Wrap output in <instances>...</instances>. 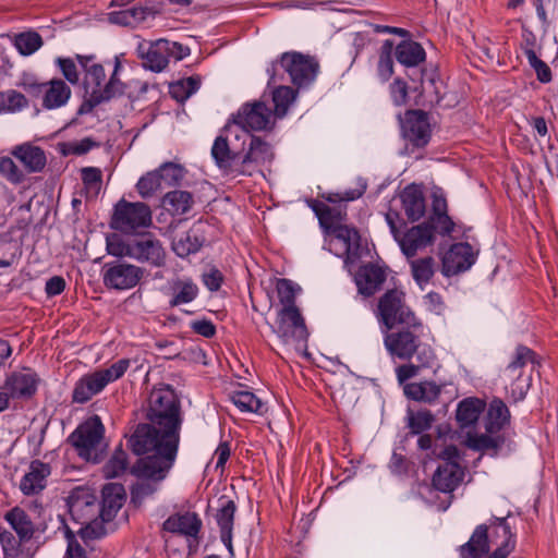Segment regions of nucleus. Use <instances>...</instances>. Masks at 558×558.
<instances>
[{
	"instance_id": "nucleus-1",
	"label": "nucleus",
	"mask_w": 558,
	"mask_h": 558,
	"mask_svg": "<svg viewBox=\"0 0 558 558\" xmlns=\"http://www.w3.org/2000/svg\"><path fill=\"white\" fill-rule=\"evenodd\" d=\"M146 418L149 423L137 425L129 439V446L137 456L148 454L142 463L143 474L162 478L177 459L182 424L180 403L171 388L153 389Z\"/></svg>"
},
{
	"instance_id": "nucleus-2",
	"label": "nucleus",
	"mask_w": 558,
	"mask_h": 558,
	"mask_svg": "<svg viewBox=\"0 0 558 558\" xmlns=\"http://www.w3.org/2000/svg\"><path fill=\"white\" fill-rule=\"evenodd\" d=\"M515 546L514 535L506 519L495 518L489 526L480 525L470 541L461 546L462 558H507Z\"/></svg>"
},
{
	"instance_id": "nucleus-3",
	"label": "nucleus",
	"mask_w": 558,
	"mask_h": 558,
	"mask_svg": "<svg viewBox=\"0 0 558 558\" xmlns=\"http://www.w3.org/2000/svg\"><path fill=\"white\" fill-rule=\"evenodd\" d=\"M396 332H387L384 345L392 357L410 360L413 356L423 367H430L436 361L433 348L423 342V325L413 320Z\"/></svg>"
},
{
	"instance_id": "nucleus-4",
	"label": "nucleus",
	"mask_w": 558,
	"mask_h": 558,
	"mask_svg": "<svg viewBox=\"0 0 558 558\" xmlns=\"http://www.w3.org/2000/svg\"><path fill=\"white\" fill-rule=\"evenodd\" d=\"M75 59L84 72L83 86L92 106H97L124 93V84L118 77V71L121 68L118 58H116L113 73L107 83H105V69L95 62L94 54H76Z\"/></svg>"
},
{
	"instance_id": "nucleus-5",
	"label": "nucleus",
	"mask_w": 558,
	"mask_h": 558,
	"mask_svg": "<svg viewBox=\"0 0 558 558\" xmlns=\"http://www.w3.org/2000/svg\"><path fill=\"white\" fill-rule=\"evenodd\" d=\"M130 364L131 361L129 359H120L108 368L84 375L75 384L72 393L73 401L76 403L87 402L94 396L101 392L108 384L121 378L130 367Z\"/></svg>"
},
{
	"instance_id": "nucleus-6",
	"label": "nucleus",
	"mask_w": 558,
	"mask_h": 558,
	"mask_svg": "<svg viewBox=\"0 0 558 558\" xmlns=\"http://www.w3.org/2000/svg\"><path fill=\"white\" fill-rule=\"evenodd\" d=\"M534 359L535 354L530 348L518 345L512 360L501 372V379L514 402L523 400L530 389L531 377L524 374V368L529 363H534Z\"/></svg>"
},
{
	"instance_id": "nucleus-7",
	"label": "nucleus",
	"mask_w": 558,
	"mask_h": 558,
	"mask_svg": "<svg viewBox=\"0 0 558 558\" xmlns=\"http://www.w3.org/2000/svg\"><path fill=\"white\" fill-rule=\"evenodd\" d=\"M137 52L146 68L154 72H161L170 61H180L187 57L190 48L177 41L158 39L153 43H141L137 46Z\"/></svg>"
},
{
	"instance_id": "nucleus-8",
	"label": "nucleus",
	"mask_w": 558,
	"mask_h": 558,
	"mask_svg": "<svg viewBox=\"0 0 558 558\" xmlns=\"http://www.w3.org/2000/svg\"><path fill=\"white\" fill-rule=\"evenodd\" d=\"M278 66L283 69L289 74L291 82L298 86L312 83L318 70V63L313 58L300 52H284L279 62L271 63L267 69L271 83H275Z\"/></svg>"
},
{
	"instance_id": "nucleus-9",
	"label": "nucleus",
	"mask_w": 558,
	"mask_h": 558,
	"mask_svg": "<svg viewBox=\"0 0 558 558\" xmlns=\"http://www.w3.org/2000/svg\"><path fill=\"white\" fill-rule=\"evenodd\" d=\"M272 330L283 343L295 348L304 347L308 338L304 319L296 306L282 307Z\"/></svg>"
},
{
	"instance_id": "nucleus-10",
	"label": "nucleus",
	"mask_w": 558,
	"mask_h": 558,
	"mask_svg": "<svg viewBox=\"0 0 558 558\" xmlns=\"http://www.w3.org/2000/svg\"><path fill=\"white\" fill-rule=\"evenodd\" d=\"M151 225V211L144 203H130L121 199L114 207L111 226L116 230L130 233Z\"/></svg>"
},
{
	"instance_id": "nucleus-11",
	"label": "nucleus",
	"mask_w": 558,
	"mask_h": 558,
	"mask_svg": "<svg viewBox=\"0 0 558 558\" xmlns=\"http://www.w3.org/2000/svg\"><path fill=\"white\" fill-rule=\"evenodd\" d=\"M378 318L385 325L386 331L398 324L416 320L413 312L404 304V294L399 290H389L380 298Z\"/></svg>"
},
{
	"instance_id": "nucleus-12",
	"label": "nucleus",
	"mask_w": 558,
	"mask_h": 558,
	"mask_svg": "<svg viewBox=\"0 0 558 558\" xmlns=\"http://www.w3.org/2000/svg\"><path fill=\"white\" fill-rule=\"evenodd\" d=\"M329 252L343 257L345 266L354 264L360 257V234L354 227L348 225L325 232Z\"/></svg>"
},
{
	"instance_id": "nucleus-13",
	"label": "nucleus",
	"mask_w": 558,
	"mask_h": 558,
	"mask_svg": "<svg viewBox=\"0 0 558 558\" xmlns=\"http://www.w3.org/2000/svg\"><path fill=\"white\" fill-rule=\"evenodd\" d=\"M104 425L99 416L95 415L81 424L70 436V441L76 448L78 456L89 460L95 448L104 436Z\"/></svg>"
},
{
	"instance_id": "nucleus-14",
	"label": "nucleus",
	"mask_w": 558,
	"mask_h": 558,
	"mask_svg": "<svg viewBox=\"0 0 558 558\" xmlns=\"http://www.w3.org/2000/svg\"><path fill=\"white\" fill-rule=\"evenodd\" d=\"M144 275V269L128 263H108L104 270V284L113 290L134 288Z\"/></svg>"
},
{
	"instance_id": "nucleus-15",
	"label": "nucleus",
	"mask_w": 558,
	"mask_h": 558,
	"mask_svg": "<svg viewBox=\"0 0 558 558\" xmlns=\"http://www.w3.org/2000/svg\"><path fill=\"white\" fill-rule=\"evenodd\" d=\"M275 116L264 102L255 101L239 110L234 123L247 131H265L274 125Z\"/></svg>"
},
{
	"instance_id": "nucleus-16",
	"label": "nucleus",
	"mask_w": 558,
	"mask_h": 558,
	"mask_svg": "<svg viewBox=\"0 0 558 558\" xmlns=\"http://www.w3.org/2000/svg\"><path fill=\"white\" fill-rule=\"evenodd\" d=\"M68 507L73 519L82 524L89 522L99 511L97 498L87 487L74 488L68 498Z\"/></svg>"
},
{
	"instance_id": "nucleus-17",
	"label": "nucleus",
	"mask_w": 558,
	"mask_h": 558,
	"mask_svg": "<svg viewBox=\"0 0 558 558\" xmlns=\"http://www.w3.org/2000/svg\"><path fill=\"white\" fill-rule=\"evenodd\" d=\"M405 140L416 147H424L430 138V124L428 117L421 110L408 111L401 123Z\"/></svg>"
},
{
	"instance_id": "nucleus-18",
	"label": "nucleus",
	"mask_w": 558,
	"mask_h": 558,
	"mask_svg": "<svg viewBox=\"0 0 558 558\" xmlns=\"http://www.w3.org/2000/svg\"><path fill=\"white\" fill-rule=\"evenodd\" d=\"M476 259V253L466 242L451 245L442 258V272L445 276H453L468 270Z\"/></svg>"
},
{
	"instance_id": "nucleus-19",
	"label": "nucleus",
	"mask_w": 558,
	"mask_h": 558,
	"mask_svg": "<svg viewBox=\"0 0 558 558\" xmlns=\"http://www.w3.org/2000/svg\"><path fill=\"white\" fill-rule=\"evenodd\" d=\"M402 253L408 257H414L418 251L424 250L434 242V229L429 225H418L400 234L396 240Z\"/></svg>"
},
{
	"instance_id": "nucleus-20",
	"label": "nucleus",
	"mask_w": 558,
	"mask_h": 558,
	"mask_svg": "<svg viewBox=\"0 0 558 558\" xmlns=\"http://www.w3.org/2000/svg\"><path fill=\"white\" fill-rule=\"evenodd\" d=\"M165 531L187 537L189 542H196L202 527V520L195 512L175 513L170 515L162 524ZM192 547V543L189 544Z\"/></svg>"
},
{
	"instance_id": "nucleus-21",
	"label": "nucleus",
	"mask_w": 558,
	"mask_h": 558,
	"mask_svg": "<svg viewBox=\"0 0 558 558\" xmlns=\"http://www.w3.org/2000/svg\"><path fill=\"white\" fill-rule=\"evenodd\" d=\"M166 252L159 240L145 235L133 239V259L160 267L165 264Z\"/></svg>"
},
{
	"instance_id": "nucleus-22",
	"label": "nucleus",
	"mask_w": 558,
	"mask_h": 558,
	"mask_svg": "<svg viewBox=\"0 0 558 558\" xmlns=\"http://www.w3.org/2000/svg\"><path fill=\"white\" fill-rule=\"evenodd\" d=\"M11 155L23 166L24 173L41 172L47 165L44 149L31 143L14 146L11 149Z\"/></svg>"
},
{
	"instance_id": "nucleus-23",
	"label": "nucleus",
	"mask_w": 558,
	"mask_h": 558,
	"mask_svg": "<svg viewBox=\"0 0 558 558\" xmlns=\"http://www.w3.org/2000/svg\"><path fill=\"white\" fill-rule=\"evenodd\" d=\"M38 378L31 369H22L10 374L3 387L11 398H29L37 390Z\"/></svg>"
},
{
	"instance_id": "nucleus-24",
	"label": "nucleus",
	"mask_w": 558,
	"mask_h": 558,
	"mask_svg": "<svg viewBox=\"0 0 558 558\" xmlns=\"http://www.w3.org/2000/svg\"><path fill=\"white\" fill-rule=\"evenodd\" d=\"M43 93L41 105L47 110L61 108L68 104L72 90L61 78H53L40 86Z\"/></svg>"
},
{
	"instance_id": "nucleus-25",
	"label": "nucleus",
	"mask_w": 558,
	"mask_h": 558,
	"mask_svg": "<svg viewBox=\"0 0 558 558\" xmlns=\"http://www.w3.org/2000/svg\"><path fill=\"white\" fill-rule=\"evenodd\" d=\"M199 293L197 283L190 277H179L169 283V305L171 307L193 302Z\"/></svg>"
},
{
	"instance_id": "nucleus-26",
	"label": "nucleus",
	"mask_w": 558,
	"mask_h": 558,
	"mask_svg": "<svg viewBox=\"0 0 558 558\" xmlns=\"http://www.w3.org/2000/svg\"><path fill=\"white\" fill-rule=\"evenodd\" d=\"M51 473L49 464L39 460L31 463L28 472L21 480L20 488L25 495H34L46 487L47 478Z\"/></svg>"
},
{
	"instance_id": "nucleus-27",
	"label": "nucleus",
	"mask_w": 558,
	"mask_h": 558,
	"mask_svg": "<svg viewBox=\"0 0 558 558\" xmlns=\"http://www.w3.org/2000/svg\"><path fill=\"white\" fill-rule=\"evenodd\" d=\"M385 280V269L375 264L362 266L355 277L359 292L366 296L373 295Z\"/></svg>"
},
{
	"instance_id": "nucleus-28",
	"label": "nucleus",
	"mask_w": 558,
	"mask_h": 558,
	"mask_svg": "<svg viewBox=\"0 0 558 558\" xmlns=\"http://www.w3.org/2000/svg\"><path fill=\"white\" fill-rule=\"evenodd\" d=\"M125 501V489L123 485L110 483L102 488V502L99 509L104 521H111Z\"/></svg>"
},
{
	"instance_id": "nucleus-29",
	"label": "nucleus",
	"mask_w": 558,
	"mask_h": 558,
	"mask_svg": "<svg viewBox=\"0 0 558 558\" xmlns=\"http://www.w3.org/2000/svg\"><path fill=\"white\" fill-rule=\"evenodd\" d=\"M463 478V471L456 462L439 465L433 476L434 487L442 493H452Z\"/></svg>"
},
{
	"instance_id": "nucleus-30",
	"label": "nucleus",
	"mask_w": 558,
	"mask_h": 558,
	"mask_svg": "<svg viewBox=\"0 0 558 558\" xmlns=\"http://www.w3.org/2000/svg\"><path fill=\"white\" fill-rule=\"evenodd\" d=\"M272 158L274 151L271 146L264 142L260 137L252 136L250 149L242 160L243 169L241 172L251 174L252 171L248 169L251 165L264 166L269 163Z\"/></svg>"
},
{
	"instance_id": "nucleus-31",
	"label": "nucleus",
	"mask_w": 558,
	"mask_h": 558,
	"mask_svg": "<svg viewBox=\"0 0 558 558\" xmlns=\"http://www.w3.org/2000/svg\"><path fill=\"white\" fill-rule=\"evenodd\" d=\"M404 213L411 221L420 220L425 214V198L418 185L411 184L401 193Z\"/></svg>"
},
{
	"instance_id": "nucleus-32",
	"label": "nucleus",
	"mask_w": 558,
	"mask_h": 558,
	"mask_svg": "<svg viewBox=\"0 0 558 558\" xmlns=\"http://www.w3.org/2000/svg\"><path fill=\"white\" fill-rule=\"evenodd\" d=\"M219 501L220 507L216 514V521L220 529V537L222 543L231 550L232 530L236 506L233 500L226 497H221Z\"/></svg>"
},
{
	"instance_id": "nucleus-33",
	"label": "nucleus",
	"mask_w": 558,
	"mask_h": 558,
	"mask_svg": "<svg viewBox=\"0 0 558 558\" xmlns=\"http://www.w3.org/2000/svg\"><path fill=\"white\" fill-rule=\"evenodd\" d=\"M147 459L143 458L141 459L137 464L133 468V473L136 474L140 480L138 482L133 486L131 495L132 500L135 502H141L143 499H145L148 496H151L154 493L157 492L159 482L166 478H159L158 476H148L142 473V463Z\"/></svg>"
},
{
	"instance_id": "nucleus-34",
	"label": "nucleus",
	"mask_w": 558,
	"mask_h": 558,
	"mask_svg": "<svg viewBox=\"0 0 558 558\" xmlns=\"http://www.w3.org/2000/svg\"><path fill=\"white\" fill-rule=\"evenodd\" d=\"M403 392L414 401L434 403L441 393V386L429 380L411 383L404 385Z\"/></svg>"
},
{
	"instance_id": "nucleus-35",
	"label": "nucleus",
	"mask_w": 558,
	"mask_h": 558,
	"mask_svg": "<svg viewBox=\"0 0 558 558\" xmlns=\"http://www.w3.org/2000/svg\"><path fill=\"white\" fill-rule=\"evenodd\" d=\"M425 57V50L416 41L403 40L396 47V58L404 66H417Z\"/></svg>"
},
{
	"instance_id": "nucleus-36",
	"label": "nucleus",
	"mask_w": 558,
	"mask_h": 558,
	"mask_svg": "<svg viewBox=\"0 0 558 558\" xmlns=\"http://www.w3.org/2000/svg\"><path fill=\"white\" fill-rule=\"evenodd\" d=\"M4 519L16 532L21 542L29 541L33 537L34 524L23 509L19 507L11 509L5 513Z\"/></svg>"
},
{
	"instance_id": "nucleus-37",
	"label": "nucleus",
	"mask_w": 558,
	"mask_h": 558,
	"mask_svg": "<svg viewBox=\"0 0 558 558\" xmlns=\"http://www.w3.org/2000/svg\"><path fill=\"white\" fill-rule=\"evenodd\" d=\"M504 437L499 433H468L465 445L475 451H496L502 444Z\"/></svg>"
},
{
	"instance_id": "nucleus-38",
	"label": "nucleus",
	"mask_w": 558,
	"mask_h": 558,
	"mask_svg": "<svg viewBox=\"0 0 558 558\" xmlns=\"http://www.w3.org/2000/svg\"><path fill=\"white\" fill-rule=\"evenodd\" d=\"M204 239L199 236L198 230L192 228L179 235L172 243V250L179 257H186L196 253L203 245Z\"/></svg>"
},
{
	"instance_id": "nucleus-39",
	"label": "nucleus",
	"mask_w": 558,
	"mask_h": 558,
	"mask_svg": "<svg viewBox=\"0 0 558 558\" xmlns=\"http://www.w3.org/2000/svg\"><path fill=\"white\" fill-rule=\"evenodd\" d=\"M510 417L507 405L499 399L493 400L489 404L485 429L488 433H499L508 423Z\"/></svg>"
},
{
	"instance_id": "nucleus-40",
	"label": "nucleus",
	"mask_w": 558,
	"mask_h": 558,
	"mask_svg": "<svg viewBox=\"0 0 558 558\" xmlns=\"http://www.w3.org/2000/svg\"><path fill=\"white\" fill-rule=\"evenodd\" d=\"M484 409L485 403L482 400L477 398L464 399L458 404L457 421L461 426H470L478 420Z\"/></svg>"
},
{
	"instance_id": "nucleus-41",
	"label": "nucleus",
	"mask_w": 558,
	"mask_h": 558,
	"mask_svg": "<svg viewBox=\"0 0 558 558\" xmlns=\"http://www.w3.org/2000/svg\"><path fill=\"white\" fill-rule=\"evenodd\" d=\"M414 281L423 290L435 275V259L430 256L410 260Z\"/></svg>"
},
{
	"instance_id": "nucleus-42",
	"label": "nucleus",
	"mask_w": 558,
	"mask_h": 558,
	"mask_svg": "<svg viewBox=\"0 0 558 558\" xmlns=\"http://www.w3.org/2000/svg\"><path fill=\"white\" fill-rule=\"evenodd\" d=\"M231 402L243 413H263L264 403L252 391L236 390L229 395Z\"/></svg>"
},
{
	"instance_id": "nucleus-43",
	"label": "nucleus",
	"mask_w": 558,
	"mask_h": 558,
	"mask_svg": "<svg viewBox=\"0 0 558 558\" xmlns=\"http://www.w3.org/2000/svg\"><path fill=\"white\" fill-rule=\"evenodd\" d=\"M163 203L172 215H184L192 208L194 199L190 192L175 190L166 194Z\"/></svg>"
},
{
	"instance_id": "nucleus-44",
	"label": "nucleus",
	"mask_w": 558,
	"mask_h": 558,
	"mask_svg": "<svg viewBox=\"0 0 558 558\" xmlns=\"http://www.w3.org/2000/svg\"><path fill=\"white\" fill-rule=\"evenodd\" d=\"M314 210L325 232L331 231L333 228L336 229L338 227L344 226L342 221L345 218V213H343L340 208L329 207L327 205L320 204L314 207Z\"/></svg>"
},
{
	"instance_id": "nucleus-45",
	"label": "nucleus",
	"mask_w": 558,
	"mask_h": 558,
	"mask_svg": "<svg viewBox=\"0 0 558 558\" xmlns=\"http://www.w3.org/2000/svg\"><path fill=\"white\" fill-rule=\"evenodd\" d=\"M13 45L22 56H31L41 48L44 40L37 32L28 31L14 35Z\"/></svg>"
},
{
	"instance_id": "nucleus-46",
	"label": "nucleus",
	"mask_w": 558,
	"mask_h": 558,
	"mask_svg": "<svg viewBox=\"0 0 558 558\" xmlns=\"http://www.w3.org/2000/svg\"><path fill=\"white\" fill-rule=\"evenodd\" d=\"M128 466V453L120 446L114 449L108 461L102 466V474L106 478L119 477L126 472Z\"/></svg>"
},
{
	"instance_id": "nucleus-47",
	"label": "nucleus",
	"mask_w": 558,
	"mask_h": 558,
	"mask_svg": "<svg viewBox=\"0 0 558 558\" xmlns=\"http://www.w3.org/2000/svg\"><path fill=\"white\" fill-rule=\"evenodd\" d=\"M393 41L386 39L379 50L377 75L381 82H387L393 74Z\"/></svg>"
},
{
	"instance_id": "nucleus-48",
	"label": "nucleus",
	"mask_w": 558,
	"mask_h": 558,
	"mask_svg": "<svg viewBox=\"0 0 558 558\" xmlns=\"http://www.w3.org/2000/svg\"><path fill=\"white\" fill-rule=\"evenodd\" d=\"M211 156L216 165L223 170H230L235 155L231 153L226 137L218 136L211 147Z\"/></svg>"
},
{
	"instance_id": "nucleus-49",
	"label": "nucleus",
	"mask_w": 558,
	"mask_h": 558,
	"mask_svg": "<svg viewBox=\"0 0 558 558\" xmlns=\"http://www.w3.org/2000/svg\"><path fill=\"white\" fill-rule=\"evenodd\" d=\"M199 85L198 77L190 76L171 84L169 93L172 98L182 102L191 97L199 88Z\"/></svg>"
},
{
	"instance_id": "nucleus-50",
	"label": "nucleus",
	"mask_w": 558,
	"mask_h": 558,
	"mask_svg": "<svg viewBox=\"0 0 558 558\" xmlns=\"http://www.w3.org/2000/svg\"><path fill=\"white\" fill-rule=\"evenodd\" d=\"M296 93L289 86H279L272 92L275 114L278 118L286 116L289 106L294 101Z\"/></svg>"
},
{
	"instance_id": "nucleus-51",
	"label": "nucleus",
	"mask_w": 558,
	"mask_h": 558,
	"mask_svg": "<svg viewBox=\"0 0 558 558\" xmlns=\"http://www.w3.org/2000/svg\"><path fill=\"white\" fill-rule=\"evenodd\" d=\"M0 175L14 185L21 184L25 180L24 170L8 156L0 157Z\"/></svg>"
},
{
	"instance_id": "nucleus-52",
	"label": "nucleus",
	"mask_w": 558,
	"mask_h": 558,
	"mask_svg": "<svg viewBox=\"0 0 558 558\" xmlns=\"http://www.w3.org/2000/svg\"><path fill=\"white\" fill-rule=\"evenodd\" d=\"M81 172L87 195L90 197H96L100 192L102 184L101 170L95 167H86L83 168Z\"/></svg>"
},
{
	"instance_id": "nucleus-53",
	"label": "nucleus",
	"mask_w": 558,
	"mask_h": 558,
	"mask_svg": "<svg viewBox=\"0 0 558 558\" xmlns=\"http://www.w3.org/2000/svg\"><path fill=\"white\" fill-rule=\"evenodd\" d=\"M156 170L159 172L161 183L168 186L179 184L185 175L184 168L174 162H165Z\"/></svg>"
},
{
	"instance_id": "nucleus-54",
	"label": "nucleus",
	"mask_w": 558,
	"mask_h": 558,
	"mask_svg": "<svg viewBox=\"0 0 558 558\" xmlns=\"http://www.w3.org/2000/svg\"><path fill=\"white\" fill-rule=\"evenodd\" d=\"M160 187H161V180H160L159 172H157V170L147 172L145 175H143L138 180V182L136 184L138 194L143 198H147V197L154 195Z\"/></svg>"
},
{
	"instance_id": "nucleus-55",
	"label": "nucleus",
	"mask_w": 558,
	"mask_h": 558,
	"mask_svg": "<svg viewBox=\"0 0 558 558\" xmlns=\"http://www.w3.org/2000/svg\"><path fill=\"white\" fill-rule=\"evenodd\" d=\"M276 289L282 307L295 306L294 299L298 289L291 280L279 279Z\"/></svg>"
},
{
	"instance_id": "nucleus-56",
	"label": "nucleus",
	"mask_w": 558,
	"mask_h": 558,
	"mask_svg": "<svg viewBox=\"0 0 558 558\" xmlns=\"http://www.w3.org/2000/svg\"><path fill=\"white\" fill-rule=\"evenodd\" d=\"M107 250L112 256L133 258V240L124 241L114 236L107 242Z\"/></svg>"
},
{
	"instance_id": "nucleus-57",
	"label": "nucleus",
	"mask_w": 558,
	"mask_h": 558,
	"mask_svg": "<svg viewBox=\"0 0 558 558\" xmlns=\"http://www.w3.org/2000/svg\"><path fill=\"white\" fill-rule=\"evenodd\" d=\"M56 64L62 73L63 77L72 85H76L80 82V73L75 61L72 58L58 57Z\"/></svg>"
},
{
	"instance_id": "nucleus-58",
	"label": "nucleus",
	"mask_w": 558,
	"mask_h": 558,
	"mask_svg": "<svg viewBox=\"0 0 558 558\" xmlns=\"http://www.w3.org/2000/svg\"><path fill=\"white\" fill-rule=\"evenodd\" d=\"M434 416L429 411H418L409 420V427L413 434H421L430 428Z\"/></svg>"
},
{
	"instance_id": "nucleus-59",
	"label": "nucleus",
	"mask_w": 558,
	"mask_h": 558,
	"mask_svg": "<svg viewBox=\"0 0 558 558\" xmlns=\"http://www.w3.org/2000/svg\"><path fill=\"white\" fill-rule=\"evenodd\" d=\"M204 286L211 292L220 289L223 282V275L217 268H210L202 275Z\"/></svg>"
},
{
	"instance_id": "nucleus-60",
	"label": "nucleus",
	"mask_w": 558,
	"mask_h": 558,
	"mask_svg": "<svg viewBox=\"0 0 558 558\" xmlns=\"http://www.w3.org/2000/svg\"><path fill=\"white\" fill-rule=\"evenodd\" d=\"M390 94L396 105L404 104L408 97L407 83L400 78L395 80L390 85Z\"/></svg>"
},
{
	"instance_id": "nucleus-61",
	"label": "nucleus",
	"mask_w": 558,
	"mask_h": 558,
	"mask_svg": "<svg viewBox=\"0 0 558 558\" xmlns=\"http://www.w3.org/2000/svg\"><path fill=\"white\" fill-rule=\"evenodd\" d=\"M422 366L409 363L400 365L396 368V376L399 384H404L407 380L417 376L418 371Z\"/></svg>"
},
{
	"instance_id": "nucleus-62",
	"label": "nucleus",
	"mask_w": 558,
	"mask_h": 558,
	"mask_svg": "<svg viewBox=\"0 0 558 558\" xmlns=\"http://www.w3.org/2000/svg\"><path fill=\"white\" fill-rule=\"evenodd\" d=\"M191 328L193 331L205 338H211L216 333V327L209 319L194 320L191 323Z\"/></svg>"
},
{
	"instance_id": "nucleus-63",
	"label": "nucleus",
	"mask_w": 558,
	"mask_h": 558,
	"mask_svg": "<svg viewBox=\"0 0 558 558\" xmlns=\"http://www.w3.org/2000/svg\"><path fill=\"white\" fill-rule=\"evenodd\" d=\"M66 538H68V548H66L64 558H87L85 550L75 541V537L70 530L66 531Z\"/></svg>"
},
{
	"instance_id": "nucleus-64",
	"label": "nucleus",
	"mask_w": 558,
	"mask_h": 558,
	"mask_svg": "<svg viewBox=\"0 0 558 558\" xmlns=\"http://www.w3.org/2000/svg\"><path fill=\"white\" fill-rule=\"evenodd\" d=\"M65 289V281L60 276H54L46 282V293L48 296L61 294Z\"/></svg>"
}]
</instances>
